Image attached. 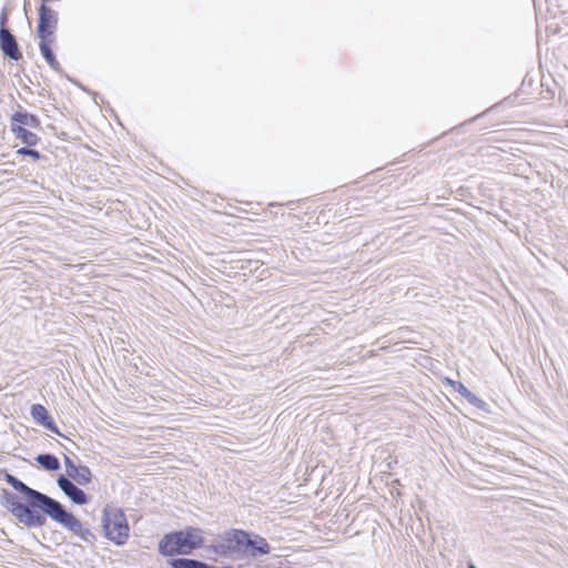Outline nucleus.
Segmentation results:
<instances>
[{
    "mask_svg": "<svg viewBox=\"0 0 568 568\" xmlns=\"http://www.w3.org/2000/svg\"><path fill=\"white\" fill-rule=\"evenodd\" d=\"M203 544V534L199 528L189 527L184 530L165 535L159 542V551L165 556L190 554Z\"/></svg>",
    "mask_w": 568,
    "mask_h": 568,
    "instance_id": "obj_1",
    "label": "nucleus"
},
{
    "mask_svg": "<svg viewBox=\"0 0 568 568\" xmlns=\"http://www.w3.org/2000/svg\"><path fill=\"white\" fill-rule=\"evenodd\" d=\"M40 509L51 519L58 521L63 527L79 536L83 541H90L92 534L90 529L85 528L82 523L75 518L71 513L63 509L60 503L48 497Z\"/></svg>",
    "mask_w": 568,
    "mask_h": 568,
    "instance_id": "obj_2",
    "label": "nucleus"
},
{
    "mask_svg": "<svg viewBox=\"0 0 568 568\" xmlns=\"http://www.w3.org/2000/svg\"><path fill=\"white\" fill-rule=\"evenodd\" d=\"M103 529L108 539L115 545H123L130 535L124 513L114 506H106L102 517Z\"/></svg>",
    "mask_w": 568,
    "mask_h": 568,
    "instance_id": "obj_3",
    "label": "nucleus"
},
{
    "mask_svg": "<svg viewBox=\"0 0 568 568\" xmlns=\"http://www.w3.org/2000/svg\"><path fill=\"white\" fill-rule=\"evenodd\" d=\"M229 548L239 547L240 550L246 551L251 549V556L266 555L271 551V547L267 541L260 536H250L245 531L235 530L231 532L226 539Z\"/></svg>",
    "mask_w": 568,
    "mask_h": 568,
    "instance_id": "obj_4",
    "label": "nucleus"
},
{
    "mask_svg": "<svg viewBox=\"0 0 568 568\" xmlns=\"http://www.w3.org/2000/svg\"><path fill=\"white\" fill-rule=\"evenodd\" d=\"M8 503L11 514L27 527H41L45 524V517L34 509L37 506H27L16 499H9Z\"/></svg>",
    "mask_w": 568,
    "mask_h": 568,
    "instance_id": "obj_5",
    "label": "nucleus"
},
{
    "mask_svg": "<svg viewBox=\"0 0 568 568\" xmlns=\"http://www.w3.org/2000/svg\"><path fill=\"white\" fill-rule=\"evenodd\" d=\"M38 36L40 39H51L58 24L57 12L47 8L44 4L39 10Z\"/></svg>",
    "mask_w": 568,
    "mask_h": 568,
    "instance_id": "obj_6",
    "label": "nucleus"
},
{
    "mask_svg": "<svg viewBox=\"0 0 568 568\" xmlns=\"http://www.w3.org/2000/svg\"><path fill=\"white\" fill-rule=\"evenodd\" d=\"M7 481L18 491L22 493L30 501L32 506L40 508L49 496L28 487L24 483L19 480L12 475H7Z\"/></svg>",
    "mask_w": 568,
    "mask_h": 568,
    "instance_id": "obj_7",
    "label": "nucleus"
},
{
    "mask_svg": "<svg viewBox=\"0 0 568 568\" xmlns=\"http://www.w3.org/2000/svg\"><path fill=\"white\" fill-rule=\"evenodd\" d=\"M65 473L79 485H88L92 480V474L87 466H77L69 457H64Z\"/></svg>",
    "mask_w": 568,
    "mask_h": 568,
    "instance_id": "obj_8",
    "label": "nucleus"
},
{
    "mask_svg": "<svg viewBox=\"0 0 568 568\" xmlns=\"http://www.w3.org/2000/svg\"><path fill=\"white\" fill-rule=\"evenodd\" d=\"M59 488L75 504L85 505L88 498L84 491L78 488L69 478L60 476L57 480Z\"/></svg>",
    "mask_w": 568,
    "mask_h": 568,
    "instance_id": "obj_9",
    "label": "nucleus"
},
{
    "mask_svg": "<svg viewBox=\"0 0 568 568\" xmlns=\"http://www.w3.org/2000/svg\"><path fill=\"white\" fill-rule=\"evenodd\" d=\"M31 416L32 418L40 425L44 426L52 433L57 435H61L57 426L54 425L52 418L49 416L48 410L44 408V406L40 404H34L31 406Z\"/></svg>",
    "mask_w": 568,
    "mask_h": 568,
    "instance_id": "obj_10",
    "label": "nucleus"
},
{
    "mask_svg": "<svg viewBox=\"0 0 568 568\" xmlns=\"http://www.w3.org/2000/svg\"><path fill=\"white\" fill-rule=\"evenodd\" d=\"M0 45L9 58L18 60L21 57L14 37L4 28L0 29Z\"/></svg>",
    "mask_w": 568,
    "mask_h": 568,
    "instance_id": "obj_11",
    "label": "nucleus"
},
{
    "mask_svg": "<svg viewBox=\"0 0 568 568\" xmlns=\"http://www.w3.org/2000/svg\"><path fill=\"white\" fill-rule=\"evenodd\" d=\"M11 130L16 134L17 139H20L22 141V143L29 146L37 144L38 136L33 132L24 129L21 125H14L11 128Z\"/></svg>",
    "mask_w": 568,
    "mask_h": 568,
    "instance_id": "obj_12",
    "label": "nucleus"
},
{
    "mask_svg": "<svg viewBox=\"0 0 568 568\" xmlns=\"http://www.w3.org/2000/svg\"><path fill=\"white\" fill-rule=\"evenodd\" d=\"M40 40H41L40 41V50H41L43 58L45 59V61L49 63V65L52 69L58 70L59 63L55 60V57L50 48V43L52 42V39H40Z\"/></svg>",
    "mask_w": 568,
    "mask_h": 568,
    "instance_id": "obj_13",
    "label": "nucleus"
},
{
    "mask_svg": "<svg viewBox=\"0 0 568 568\" xmlns=\"http://www.w3.org/2000/svg\"><path fill=\"white\" fill-rule=\"evenodd\" d=\"M11 128L14 125H27V126H36L38 124V120L34 115L28 114L26 112H17L12 115L11 119Z\"/></svg>",
    "mask_w": 568,
    "mask_h": 568,
    "instance_id": "obj_14",
    "label": "nucleus"
},
{
    "mask_svg": "<svg viewBox=\"0 0 568 568\" xmlns=\"http://www.w3.org/2000/svg\"><path fill=\"white\" fill-rule=\"evenodd\" d=\"M37 463L47 470H58L60 468L58 458L49 454L39 455Z\"/></svg>",
    "mask_w": 568,
    "mask_h": 568,
    "instance_id": "obj_15",
    "label": "nucleus"
},
{
    "mask_svg": "<svg viewBox=\"0 0 568 568\" xmlns=\"http://www.w3.org/2000/svg\"><path fill=\"white\" fill-rule=\"evenodd\" d=\"M446 383L457 393H459L462 396L463 394L468 389L463 383L452 381L449 378H446Z\"/></svg>",
    "mask_w": 568,
    "mask_h": 568,
    "instance_id": "obj_16",
    "label": "nucleus"
},
{
    "mask_svg": "<svg viewBox=\"0 0 568 568\" xmlns=\"http://www.w3.org/2000/svg\"><path fill=\"white\" fill-rule=\"evenodd\" d=\"M463 397H465L470 404L477 406V407H481L483 405V400L479 399L474 393H471L469 389H467L464 394H463Z\"/></svg>",
    "mask_w": 568,
    "mask_h": 568,
    "instance_id": "obj_17",
    "label": "nucleus"
},
{
    "mask_svg": "<svg viewBox=\"0 0 568 568\" xmlns=\"http://www.w3.org/2000/svg\"><path fill=\"white\" fill-rule=\"evenodd\" d=\"M18 153L19 154H23V155H29L36 160H38L40 158V154L38 151L36 150H32V149H26V148H22V149H19L18 150Z\"/></svg>",
    "mask_w": 568,
    "mask_h": 568,
    "instance_id": "obj_18",
    "label": "nucleus"
},
{
    "mask_svg": "<svg viewBox=\"0 0 568 568\" xmlns=\"http://www.w3.org/2000/svg\"><path fill=\"white\" fill-rule=\"evenodd\" d=\"M4 21H6V16H4V14H2V17H1V26H3V24H4Z\"/></svg>",
    "mask_w": 568,
    "mask_h": 568,
    "instance_id": "obj_19",
    "label": "nucleus"
},
{
    "mask_svg": "<svg viewBox=\"0 0 568 568\" xmlns=\"http://www.w3.org/2000/svg\"><path fill=\"white\" fill-rule=\"evenodd\" d=\"M468 568H477L474 564H470Z\"/></svg>",
    "mask_w": 568,
    "mask_h": 568,
    "instance_id": "obj_20",
    "label": "nucleus"
}]
</instances>
